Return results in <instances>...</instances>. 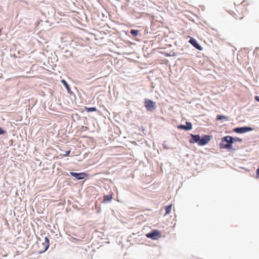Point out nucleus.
Masks as SVG:
<instances>
[{
	"label": "nucleus",
	"mask_w": 259,
	"mask_h": 259,
	"mask_svg": "<svg viewBox=\"0 0 259 259\" xmlns=\"http://www.w3.org/2000/svg\"><path fill=\"white\" fill-rule=\"evenodd\" d=\"M61 82L65 86L66 89L68 90V92L70 90V89L69 88V85L68 84L67 82L64 80L62 79L61 80Z\"/></svg>",
	"instance_id": "14"
},
{
	"label": "nucleus",
	"mask_w": 259,
	"mask_h": 259,
	"mask_svg": "<svg viewBox=\"0 0 259 259\" xmlns=\"http://www.w3.org/2000/svg\"><path fill=\"white\" fill-rule=\"evenodd\" d=\"M252 130V128L250 127H237L234 129V131L237 133H244L249 131H251Z\"/></svg>",
	"instance_id": "6"
},
{
	"label": "nucleus",
	"mask_w": 259,
	"mask_h": 259,
	"mask_svg": "<svg viewBox=\"0 0 259 259\" xmlns=\"http://www.w3.org/2000/svg\"><path fill=\"white\" fill-rule=\"evenodd\" d=\"M255 99L258 102H259V97L258 96H256L255 97Z\"/></svg>",
	"instance_id": "19"
},
{
	"label": "nucleus",
	"mask_w": 259,
	"mask_h": 259,
	"mask_svg": "<svg viewBox=\"0 0 259 259\" xmlns=\"http://www.w3.org/2000/svg\"><path fill=\"white\" fill-rule=\"evenodd\" d=\"M145 106L147 110L152 111L155 109V103L150 99H145L144 100Z\"/></svg>",
	"instance_id": "5"
},
{
	"label": "nucleus",
	"mask_w": 259,
	"mask_h": 259,
	"mask_svg": "<svg viewBox=\"0 0 259 259\" xmlns=\"http://www.w3.org/2000/svg\"><path fill=\"white\" fill-rule=\"evenodd\" d=\"M70 151L69 150L66 152V153L64 154V156H68Z\"/></svg>",
	"instance_id": "18"
},
{
	"label": "nucleus",
	"mask_w": 259,
	"mask_h": 259,
	"mask_svg": "<svg viewBox=\"0 0 259 259\" xmlns=\"http://www.w3.org/2000/svg\"><path fill=\"white\" fill-rule=\"evenodd\" d=\"M112 198H113V195L112 194H110V195H105L104 196V199L103 201V203H106L107 201H111L112 200Z\"/></svg>",
	"instance_id": "10"
},
{
	"label": "nucleus",
	"mask_w": 259,
	"mask_h": 259,
	"mask_svg": "<svg viewBox=\"0 0 259 259\" xmlns=\"http://www.w3.org/2000/svg\"><path fill=\"white\" fill-rule=\"evenodd\" d=\"M84 110H85V111H87L88 112H93V111H97V109L96 108H95V107H85Z\"/></svg>",
	"instance_id": "13"
},
{
	"label": "nucleus",
	"mask_w": 259,
	"mask_h": 259,
	"mask_svg": "<svg viewBox=\"0 0 259 259\" xmlns=\"http://www.w3.org/2000/svg\"><path fill=\"white\" fill-rule=\"evenodd\" d=\"M223 119H227V117L224 115H218L217 116V119H218V120H222Z\"/></svg>",
	"instance_id": "16"
},
{
	"label": "nucleus",
	"mask_w": 259,
	"mask_h": 259,
	"mask_svg": "<svg viewBox=\"0 0 259 259\" xmlns=\"http://www.w3.org/2000/svg\"><path fill=\"white\" fill-rule=\"evenodd\" d=\"M223 148H227L228 149H231L232 148V147H229V146H227V147H223Z\"/></svg>",
	"instance_id": "20"
},
{
	"label": "nucleus",
	"mask_w": 259,
	"mask_h": 259,
	"mask_svg": "<svg viewBox=\"0 0 259 259\" xmlns=\"http://www.w3.org/2000/svg\"><path fill=\"white\" fill-rule=\"evenodd\" d=\"M171 208H172L171 204L165 207V210L166 212L164 214V215L168 214L170 212V211L171 210Z\"/></svg>",
	"instance_id": "12"
},
{
	"label": "nucleus",
	"mask_w": 259,
	"mask_h": 259,
	"mask_svg": "<svg viewBox=\"0 0 259 259\" xmlns=\"http://www.w3.org/2000/svg\"><path fill=\"white\" fill-rule=\"evenodd\" d=\"M237 8L236 12H233V14H232L231 12H229V13L236 19L241 20L244 17V12L246 11V9L241 8L240 6L238 7Z\"/></svg>",
	"instance_id": "2"
},
{
	"label": "nucleus",
	"mask_w": 259,
	"mask_h": 259,
	"mask_svg": "<svg viewBox=\"0 0 259 259\" xmlns=\"http://www.w3.org/2000/svg\"><path fill=\"white\" fill-rule=\"evenodd\" d=\"M71 176L75 177L77 180H81L87 177L88 175L85 172L76 173L74 172H70Z\"/></svg>",
	"instance_id": "7"
},
{
	"label": "nucleus",
	"mask_w": 259,
	"mask_h": 259,
	"mask_svg": "<svg viewBox=\"0 0 259 259\" xmlns=\"http://www.w3.org/2000/svg\"><path fill=\"white\" fill-rule=\"evenodd\" d=\"M191 136L192 138L190 140L191 143H197L202 146L207 144L212 138V136L210 135H204L202 138L198 135H191Z\"/></svg>",
	"instance_id": "1"
},
{
	"label": "nucleus",
	"mask_w": 259,
	"mask_h": 259,
	"mask_svg": "<svg viewBox=\"0 0 259 259\" xmlns=\"http://www.w3.org/2000/svg\"><path fill=\"white\" fill-rule=\"evenodd\" d=\"M43 244L44 245V251H45L48 249L49 246V240L47 237H45V242L43 243Z\"/></svg>",
	"instance_id": "11"
},
{
	"label": "nucleus",
	"mask_w": 259,
	"mask_h": 259,
	"mask_svg": "<svg viewBox=\"0 0 259 259\" xmlns=\"http://www.w3.org/2000/svg\"><path fill=\"white\" fill-rule=\"evenodd\" d=\"M189 42L198 50L201 51L202 50V48L198 44L197 41L194 38H190Z\"/></svg>",
	"instance_id": "8"
},
{
	"label": "nucleus",
	"mask_w": 259,
	"mask_h": 259,
	"mask_svg": "<svg viewBox=\"0 0 259 259\" xmlns=\"http://www.w3.org/2000/svg\"><path fill=\"white\" fill-rule=\"evenodd\" d=\"M146 236L152 240H157L161 236V233L157 230H153L150 233H147Z\"/></svg>",
	"instance_id": "4"
},
{
	"label": "nucleus",
	"mask_w": 259,
	"mask_h": 259,
	"mask_svg": "<svg viewBox=\"0 0 259 259\" xmlns=\"http://www.w3.org/2000/svg\"><path fill=\"white\" fill-rule=\"evenodd\" d=\"M6 133V131L3 130L2 128L0 127V135L4 134Z\"/></svg>",
	"instance_id": "17"
},
{
	"label": "nucleus",
	"mask_w": 259,
	"mask_h": 259,
	"mask_svg": "<svg viewBox=\"0 0 259 259\" xmlns=\"http://www.w3.org/2000/svg\"><path fill=\"white\" fill-rule=\"evenodd\" d=\"M241 141L242 140L239 138H233L229 136H227L222 138V142H225L227 143L226 144H220V146H231V144L234 142V141L241 142Z\"/></svg>",
	"instance_id": "3"
},
{
	"label": "nucleus",
	"mask_w": 259,
	"mask_h": 259,
	"mask_svg": "<svg viewBox=\"0 0 259 259\" xmlns=\"http://www.w3.org/2000/svg\"><path fill=\"white\" fill-rule=\"evenodd\" d=\"M179 129H183L185 130H190L192 128V124L190 122H186V125H180L178 126Z\"/></svg>",
	"instance_id": "9"
},
{
	"label": "nucleus",
	"mask_w": 259,
	"mask_h": 259,
	"mask_svg": "<svg viewBox=\"0 0 259 259\" xmlns=\"http://www.w3.org/2000/svg\"><path fill=\"white\" fill-rule=\"evenodd\" d=\"M131 33L134 36H137L139 34V31L137 30H134L132 29L131 30Z\"/></svg>",
	"instance_id": "15"
}]
</instances>
